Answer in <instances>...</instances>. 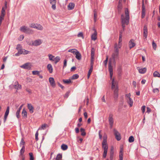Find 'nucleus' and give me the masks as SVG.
<instances>
[{
  "label": "nucleus",
  "instance_id": "obj_1",
  "mask_svg": "<svg viewBox=\"0 0 160 160\" xmlns=\"http://www.w3.org/2000/svg\"><path fill=\"white\" fill-rule=\"evenodd\" d=\"M125 17L123 14H122L121 15V22L123 24L128 25L129 23V11L128 8L125 9Z\"/></svg>",
  "mask_w": 160,
  "mask_h": 160
},
{
  "label": "nucleus",
  "instance_id": "obj_2",
  "mask_svg": "<svg viewBox=\"0 0 160 160\" xmlns=\"http://www.w3.org/2000/svg\"><path fill=\"white\" fill-rule=\"evenodd\" d=\"M111 88L112 89H114L113 92L114 98L115 100H117L118 97V84L117 82L114 81V79H112V81Z\"/></svg>",
  "mask_w": 160,
  "mask_h": 160
},
{
  "label": "nucleus",
  "instance_id": "obj_3",
  "mask_svg": "<svg viewBox=\"0 0 160 160\" xmlns=\"http://www.w3.org/2000/svg\"><path fill=\"white\" fill-rule=\"evenodd\" d=\"M115 50L112 54V57L114 62L115 63L116 59H118L119 58V50L118 47V44L116 43L114 45Z\"/></svg>",
  "mask_w": 160,
  "mask_h": 160
},
{
  "label": "nucleus",
  "instance_id": "obj_4",
  "mask_svg": "<svg viewBox=\"0 0 160 160\" xmlns=\"http://www.w3.org/2000/svg\"><path fill=\"white\" fill-rule=\"evenodd\" d=\"M20 30L24 33L27 34H32L33 33L32 30L25 26L21 27L20 28Z\"/></svg>",
  "mask_w": 160,
  "mask_h": 160
},
{
  "label": "nucleus",
  "instance_id": "obj_5",
  "mask_svg": "<svg viewBox=\"0 0 160 160\" xmlns=\"http://www.w3.org/2000/svg\"><path fill=\"white\" fill-rule=\"evenodd\" d=\"M102 148L103 149L104 151L103 155V157L104 158H105L107 155V152L108 149V145L107 142H102Z\"/></svg>",
  "mask_w": 160,
  "mask_h": 160
},
{
  "label": "nucleus",
  "instance_id": "obj_6",
  "mask_svg": "<svg viewBox=\"0 0 160 160\" xmlns=\"http://www.w3.org/2000/svg\"><path fill=\"white\" fill-rule=\"evenodd\" d=\"M69 52H71L75 54L76 56V58L78 60H80V53L76 49H69L68 51Z\"/></svg>",
  "mask_w": 160,
  "mask_h": 160
},
{
  "label": "nucleus",
  "instance_id": "obj_7",
  "mask_svg": "<svg viewBox=\"0 0 160 160\" xmlns=\"http://www.w3.org/2000/svg\"><path fill=\"white\" fill-rule=\"evenodd\" d=\"M32 66L30 63L27 62L20 66V67L25 69L30 70Z\"/></svg>",
  "mask_w": 160,
  "mask_h": 160
},
{
  "label": "nucleus",
  "instance_id": "obj_8",
  "mask_svg": "<svg viewBox=\"0 0 160 160\" xmlns=\"http://www.w3.org/2000/svg\"><path fill=\"white\" fill-rule=\"evenodd\" d=\"M108 70L110 73V78L111 79H112L113 75V68L112 65V63L111 61H109L108 63Z\"/></svg>",
  "mask_w": 160,
  "mask_h": 160
},
{
  "label": "nucleus",
  "instance_id": "obj_9",
  "mask_svg": "<svg viewBox=\"0 0 160 160\" xmlns=\"http://www.w3.org/2000/svg\"><path fill=\"white\" fill-rule=\"evenodd\" d=\"M108 121L110 128H112L113 126V115L112 114H109Z\"/></svg>",
  "mask_w": 160,
  "mask_h": 160
},
{
  "label": "nucleus",
  "instance_id": "obj_10",
  "mask_svg": "<svg viewBox=\"0 0 160 160\" xmlns=\"http://www.w3.org/2000/svg\"><path fill=\"white\" fill-rule=\"evenodd\" d=\"M113 131L114 132V134L115 136V138L118 141L120 140L121 138L120 134L115 129H114Z\"/></svg>",
  "mask_w": 160,
  "mask_h": 160
},
{
  "label": "nucleus",
  "instance_id": "obj_11",
  "mask_svg": "<svg viewBox=\"0 0 160 160\" xmlns=\"http://www.w3.org/2000/svg\"><path fill=\"white\" fill-rule=\"evenodd\" d=\"M145 15V9L144 5V0H142V18H144Z\"/></svg>",
  "mask_w": 160,
  "mask_h": 160
},
{
  "label": "nucleus",
  "instance_id": "obj_12",
  "mask_svg": "<svg viewBox=\"0 0 160 160\" xmlns=\"http://www.w3.org/2000/svg\"><path fill=\"white\" fill-rule=\"evenodd\" d=\"M95 49L93 48H92L91 49V62H94V60Z\"/></svg>",
  "mask_w": 160,
  "mask_h": 160
},
{
  "label": "nucleus",
  "instance_id": "obj_13",
  "mask_svg": "<svg viewBox=\"0 0 160 160\" xmlns=\"http://www.w3.org/2000/svg\"><path fill=\"white\" fill-rule=\"evenodd\" d=\"M9 107L8 106L7 107L6 110L5 112V113L4 115V122H5L6 120L8 115L9 114Z\"/></svg>",
  "mask_w": 160,
  "mask_h": 160
},
{
  "label": "nucleus",
  "instance_id": "obj_14",
  "mask_svg": "<svg viewBox=\"0 0 160 160\" xmlns=\"http://www.w3.org/2000/svg\"><path fill=\"white\" fill-rule=\"evenodd\" d=\"M42 43L41 40L40 39H38L33 42L32 45L34 46H38L40 45Z\"/></svg>",
  "mask_w": 160,
  "mask_h": 160
},
{
  "label": "nucleus",
  "instance_id": "obj_15",
  "mask_svg": "<svg viewBox=\"0 0 160 160\" xmlns=\"http://www.w3.org/2000/svg\"><path fill=\"white\" fill-rule=\"evenodd\" d=\"M148 33L147 26L146 25H144L143 27V37L145 38L147 37Z\"/></svg>",
  "mask_w": 160,
  "mask_h": 160
},
{
  "label": "nucleus",
  "instance_id": "obj_16",
  "mask_svg": "<svg viewBox=\"0 0 160 160\" xmlns=\"http://www.w3.org/2000/svg\"><path fill=\"white\" fill-rule=\"evenodd\" d=\"M49 81L51 86L53 87H55L56 84L54 78L52 77L49 78Z\"/></svg>",
  "mask_w": 160,
  "mask_h": 160
},
{
  "label": "nucleus",
  "instance_id": "obj_17",
  "mask_svg": "<svg viewBox=\"0 0 160 160\" xmlns=\"http://www.w3.org/2000/svg\"><path fill=\"white\" fill-rule=\"evenodd\" d=\"M28 109L30 113H32L34 112V108L31 103H28L27 104Z\"/></svg>",
  "mask_w": 160,
  "mask_h": 160
},
{
  "label": "nucleus",
  "instance_id": "obj_18",
  "mask_svg": "<svg viewBox=\"0 0 160 160\" xmlns=\"http://www.w3.org/2000/svg\"><path fill=\"white\" fill-rule=\"evenodd\" d=\"M139 72L140 73L143 74L144 73L147 71V69L146 68H140V67H138L137 68Z\"/></svg>",
  "mask_w": 160,
  "mask_h": 160
},
{
  "label": "nucleus",
  "instance_id": "obj_19",
  "mask_svg": "<svg viewBox=\"0 0 160 160\" xmlns=\"http://www.w3.org/2000/svg\"><path fill=\"white\" fill-rule=\"evenodd\" d=\"M136 45V44L134 42V40L133 39H131L129 42V46L130 49L134 47Z\"/></svg>",
  "mask_w": 160,
  "mask_h": 160
},
{
  "label": "nucleus",
  "instance_id": "obj_20",
  "mask_svg": "<svg viewBox=\"0 0 160 160\" xmlns=\"http://www.w3.org/2000/svg\"><path fill=\"white\" fill-rule=\"evenodd\" d=\"M114 158V148L113 147H112L110 149V160H113Z\"/></svg>",
  "mask_w": 160,
  "mask_h": 160
},
{
  "label": "nucleus",
  "instance_id": "obj_21",
  "mask_svg": "<svg viewBox=\"0 0 160 160\" xmlns=\"http://www.w3.org/2000/svg\"><path fill=\"white\" fill-rule=\"evenodd\" d=\"M15 84L14 85V87L16 89L18 90L19 89H20L22 88L21 85L19 84L18 82L17 81H16L15 82Z\"/></svg>",
  "mask_w": 160,
  "mask_h": 160
},
{
  "label": "nucleus",
  "instance_id": "obj_22",
  "mask_svg": "<svg viewBox=\"0 0 160 160\" xmlns=\"http://www.w3.org/2000/svg\"><path fill=\"white\" fill-rule=\"evenodd\" d=\"M23 118H27V113L25 108H23L22 113Z\"/></svg>",
  "mask_w": 160,
  "mask_h": 160
},
{
  "label": "nucleus",
  "instance_id": "obj_23",
  "mask_svg": "<svg viewBox=\"0 0 160 160\" xmlns=\"http://www.w3.org/2000/svg\"><path fill=\"white\" fill-rule=\"evenodd\" d=\"M47 68L50 73H51L53 72V68L51 64H48L47 65Z\"/></svg>",
  "mask_w": 160,
  "mask_h": 160
},
{
  "label": "nucleus",
  "instance_id": "obj_24",
  "mask_svg": "<svg viewBox=\"0 0 160 160\" xmlns=\"http://www.w3.org/2000/svg\"><path fill=\"white\" fill-rule=\"evenodd\" d=\"M75 4L73 3H70L68 6V9L69 10H71L73 9Z\"/></svg>",
  "mask_w": 160,
  "mask_h": 160
},
{
  "label": "nucleus",
  "instance_id": "obj_25",
  "mask_svg": "<svg viewBox=\"0 0 160 160\" xmlns=\"http://www.w3.org/2000/svg\"><path fill=\"white\" fill-rule=\"evenodd\" d=\"M126 100L127 103L129 105L130 107H132L133 105V101L131 98Z\"/></svg>",
  "mask_w": 160,
  "mask_h": 160
},
{
  "label": "nucleus",
  "instance_id": "obj_26",
  "mask_svg": "<svg viewBox=\"0 0 160 160\" xmlns=\"http://www.w3.org/2000/svg\"><path fill=\"white\" fill-rule=\"evenodd\" d=\"M97 32L96 31H95L94 33L91 36L92 39L95 41L97 38Z\"/></svg>",
  "mask_w": 160,
  "mask_h": 160
},
{
  "label": "nucleus",
  "instance_id": "obj_27",
  "mask_svg": "<svg viewBox=\"0 0 160 160\" xmlns=\"http://www.w3.org/2000/svg\"><path fill=\"white\" fill-rule=\"evenodd\" d=\"M48 56L49 60L52 62L54 61V58H55V56H53L52 54H49L48 55Z\"/></svg>",
  "mask_w": 160,
  "mask_h": 160
},
{
  "label": "nucleus",
  "instance_id": "obj_28",
  "mask_svg": "<svg viewBox=\"0 0 160 160\" xmlns=\"http://www.w3.org/2000/svg\"><path fill=\"white\" fill-rule=\"evenodd\" d=\"M35 28L38 30H42L43 29V28L40 24L37 23V25Z\"/></svg>",
  "mask_w": 160,
  "mask_h": 160
},
{
  "label": "nucleus",
  "instance_id": "obj_29",
  "mask_svg": "<svg viewBox=\"0 0 160 160\" xmlns=\"http://www.w3.org/2000/svg\"><path fill=\"white\" fill-rule=\"evenodd\" d=\"M123 149L121 148L119 154V160H123Z\"/></svg>",
  "mask_w": 160,
  "mask_h": 160
},
{
  "label": "nucleus",
  "instance_id": "obj_30",
  "mask_svg": "<svg viewBox=\"0 0 160 160\" xmlns=\"http://www.w3.org/2000/svg\"><path fill=\"white\" fill-rule=\"evenodd\" d=\"M61 148L63 150H66L68 149V146L67 145L63 144L61 145Z\"/></svg>",
  "mask_w": 160,
  "mask_h": 160
},
{
  "label": "nucleus",
  "instance_id": "obj_31",
  "mask_svg": "<svg viewBox=\"0 0 160 160\" xmlns=\"http://www.w3.org/2000/svg\"><path fill=\"white\" fill-rule=\"evenodd\" d=\"M81 135L82 136H85L86 135V133L85 131V129L82 128H81Z\"/></svg>",
  "mask_w": 160,
  "mask_h": 160
},
{
  "label": "nucleus",
  "instance_id": "obj_32",
  "mask_svg": "<svg viewBox=\"0 0 160 160\" xmlns=\"http://www.w3.org/2000/svg\"><path fill=\"white\" fill-rule=\"evenodd\" d=\"M122 9V4H118V9L119 13H120L121 12Z\"/></svg>",
  "mask_w": 160,
  "mask_h": 160
},
{
  "label": "nucleus",
  "instance_id": "obj_33",
  "mask_svg": "<svg viewBox=\"0 0 160 160\" xmlns=\"http://www.w3.org/2000/svg\"><path fill=\"white\" fill-rule=\"evenodd\" d=\"M62 158V154L61 153L58 154L56 157V160H60Z\"/></svg>",
  "mask_w": 160,
  "mask_h": 160
},
{
  "label": "nucleus",
  "instance_id": "obj_34",
  "mask_svg": "<svg viewBox=\"0 0 160 160\" xmlns=\"http://www.w3.org/2000/svg\"><path fill=\"white\" fill-rule=\"evenodd\" d=\"M60 60V57L59 56H57L54 58V62L55 64L57 63Z\"/></svg>",
  "mask_w": 160,
  "mask_h": 160
},
{
  "label": "nucleus",
  "instance_id": "obj_35",
  "mask_svg": "<svg viewBox=\"0 0 160 160\" xmlns=\"http://www.w3.org/2000/svg\"><path fill=\"white\" fill-rule=\"evenodd\" d=\"M97 13L96 10L94 11V20L95 22H96L97 20Z\"/></svg>",
  "mask_w": 160,
  "mask_h": 160
},
{
  "label": "nucleus",
  "instance_id": "obj_36",
  "mask_svg": "<svg viewBox=\"0 0 160 160\" xmlns=\"http://www.w3.org/2000/svg\"><path fill=\"white\" fill-rule=\"evenodd\" d=\"M93 62H91L90 63L91 67L90 69H89L88 72H92L93 70Z\"/></svg>",
  "mask_w": 160,
  "mask_h": 160
},
{
  "label": "nucleus",
  "instance_id": "obj_37",
  "mask_svg": "<svg viewBox=\"0 0 160 160\" xmlns=\"http://www.w3.org/2000/svg\"><path fill=\"white\" fill-rule=\"evenodd\" d=\"M153 75L154 77H160V74L158 73V72L157 71H155V72H154Z\"/></svg>",
  "mask_w": 160,
  "mask_h": 160
},
{
  "label": "nucleus",
  "instance_id": "obj_38",
  "mask_svg": "<svg viewBox=\"0 0 160 160\" xmlns=\"http://www.w3.org/2000/svg\"><path fill=\"white\" fill-rule=\"evenodd\" d=\"M63 81L64 83L68 84L71 82V81L70 79H63Z\"/></svg>",
  "mask_w": 160,
  "mask_h": 160
},
{
  "label": "nucleus",
  "instance_id": "obj_39",
  "mask_svg": "<svg viewBox=\"0 0 160 160\" xmlns=\"http://www.w3.org/2000/svg\"><path fill=\"white\" fill-rule=\"evenodd\" d=\"M107 136L106 134H104L103 136V141L102 142H107Z\"/></svg>",
  "mask_w": 160,
  "mask_h": 160
},
{
  "label": "nucleus",
  "instance_id": "obj_40",
  "mask_svg": "<svg viewBox=\"0 0 160 160\" xmlns=\"http://www.w3.org/2000/svg\"><path fill=\"white\" fill-rule=\"evenodd\" d=\"M134 138L133 136H131L128 139V141L129 142H134Z\"/></svg>",
  "mask_w": 160,
  "mask_h": 160
},
{
  "label": "nucleus",
  "instance_id": "obj_41",
  "mask_svg": "<svg viewBox=\"0 0 160 160\" xmlns=\"http://www.w3.org/2000/svg\"><path fill=\"white\" fill-rule=\"evenodd\" d=\"M70 93V91H69L66 92L64 96V97L65 98H68Z\"/></svg>",
  "mask_w": 160,
  "mask_h": 160
},
{
  "label": "nucleus",
  "instance_id": "obj_42",
  "mask_svg": "<svg viewBox=\"0 0 160 160\" xmlns=\"http://www.w3.org/2000/svg\"><path fill=\"white\" fill-rule=\"evenodd\" d=\"M152 46L153 49L154 50H156L157 48V44L153 40L152 42Z\"/></svg>",
  "mask_w": 160,
  "mask_h": 160
},
{
  "label": "nucleus",
  "instance_id": "obj_43",
  "mask_svg": "<svg viewBox=\"0 0 160 160\" xmlns=\"http://www.w3.org/2000/svg\"><path fill=\"white\" fill-rule=\"evenodd\" d=\"M79 77V75L78 74H75L73 75L72 78V79H77Z\"/></svg>",
  "mask_w": 160,
  "mask_h": 160
},
{
  "label": "nucleus",
  "instance_id": "obj_44",
  "mask_svg": "<svg viewBox=\"0 0 160 160\" xmlns=\"http://www.w3.org/2000/svg\"><path fill=\"white\" fill-rule=\"evenodd\" d=\"M25 147L24 146H23L22 149H21L20 151V153L21 155H22L24 152L25 151Z\"/></svg>",
  "mask_w": 160,
  "mask_h": 160
},
{
  "label": "nucleus",
  "instance_id": "obj_45",
  "mask_svg": "<svg viewBox=\"0 0 160 160\" xmlns=\"http://www.w3.org/2000/svg\"><path fill=\"white\" fill-rule=\"evenodd\" d=\"M6 12L4 7H2V9L1 15H2L5 16Z\"/></svg>",
  "mask_w": 160,
  "mask_h": 160
},
{
  "label": "nucleus",
  "instance_id": "obj_46",
  "mask_svg": "<svg viewBox=\"0 0 160 160\" xmlns=\"http://www.w3.org/2000/svg\"><path fill=\"white\" fill-rule=\"evenodd\" d=\"M29 155L30 157L29 160H34V158L33 156V153L32 152H30L29 153Z\"/></svg>",
  "mask_w": 160,
  "mask_h": 160
},
{
  "label": "nucleus",
  "instance_id": "obj_47",
  "mask_svg": "<svg viewBox=\"0 0 160 160\" xmlns=\"http://www.w3.org/2000/svg\"><path fill=\"white\" fill-rule=\"evenodd\" d=\"M32 74L34 75H39V72L38 71H33L32 72Z\"/></svg>",
  "mask_w": 160,
  "mask_h": 160
},
{
  "label": "nucleus",
  "instance_id": "obj_48",
  "mask_svg": "<svg viewBox=\"0 0 160 160\" xmlns=\"http://www.w3.org/2000/svg\"><path fill=\"white\" fill-rule=\"evenodd\" d=\"M47 125L46 124H44L43 125H42L41 126V128H40L39 129H42L44 130L45 129V128L47 126Z\"/></svg>",
  "mask_w": 160,
  "mask_h": 160
},
{
  "label": "nucleus",
  "instance_id": "obj_49",
  "mask_svg": "<svg viewBox=\"0 0 160 160\" xmlns=\"http://www.w3.org/2000/svg\"><path fill=\"white\" fill-rule=\"evenodd\" d=\"M20 111L17 110L16 112V116L18 118H20Z\"/></svg>",
  "mask_w": 160,
  "mask_h": 160
},
{
  "label": "nucleus",
  "instance_id": "obj_50",
  "mask_svg": "<svg viewBox=\"0 0 160 160\" xmlns=\"http://www.w3.org/2000/svg\"><path fill=\"white\" fill-rule=\"evenodd\" d=\"M118 71L119 73L120 74L121 73L122 71V68L121 66H119L118 69Z\"/></svg>",
  "mask_w": 160,
  "mask_h": 160
},
{
  "label": "nucleus",
  "instance_id": "obj_51",
  "mask_svg": "<svg viewBox=\"0 0 160 160\" xmlns=\"http://www.w3.org/2000/svg\"><path fill=\"white\" fill-rule=\"evenodd\" d=\"M25 142L24 141L23 139V138H22L21 140V141L20 143V145L21 146V145H22L23 146H24L25 144Z\"/></svg>",
  "mask_w": 160,
  "mask_h": 160
},
{
  "label": "nucleus",
  "instance_id": "obj_52",
  "mask_svg": "<svg viewBox=\"0 0 160 160\" xmlns=\"http://www.w3.org/2000/svg\"><path fill=\"white\" fill-rule=\"evenodd\" d=\"M56 0H50V2L51 4H56Z\"/></svg>",
  "mask_w": 160,
  "mask_h": 160
},
{
  "label": "nucleus",
  "instance_id": "obj_53",
  "mask_svg": "<svg viewBox=\"0 0 160 160\" xmlns=\"http://www.w3.org/2000/svg\"><path fill=\"white\" fill-rule=\"evenodd\" d=\"M36 25L37 23H32L30 25V27L32 28H35Z\"/></svg>",
  "mask_w": 160,
  "mask_h": 160
},
{
  "label": "nucleus",
  "instance_id": "obj_54",
  "mask_svg": "<svg viewBox=\"0 0 160 160\" xmlns=\"http://www.w3.org/2000/svg\"><path fill=\"white\" fill-rule=\"evenodd\" d=\"M22 48V47L20 44H18L17 45V47L16 48V49L18 50H19V49H21Z\"/></svg>",
  "mask_w": 160,
  "mask_h": 160
},
{
  "label": "nucleus",
  "instance_id": "obj_55",
  "mask_svg": "<svg viewBox=\"0 0 160 160\" xmlns=\"http://www.w3.org/2000/svg\"><path fill=\"white\" fill-rule=\"evenodd\" d=\"M38 131H37V132H36L35 135V139L36 141H38Z\"/></svg>",
  "mask_w": 160,
  "mask_h": 160
},
{
  "label": "nucleus",
  "instance_id": "obj_56",
  "mask_svg": "<svg viewBox=\"0 0 160 160\" xmlns=\"http://www.w3.org/2000/svg\"><path fill=\"white\" fill-rule=\"evenodd\" d=\"M101 130H99V132H98L99 138L101 140L102 139V136L101 134Z\"/></svg>",
  "mask_w": 160,
  "mask_h": 160
},
{
  "label": "nucleus",
  "instance_id": "obj_57",
  "mask_svg": "<svg viewBox=\"0 0 160 160\" xmlns=\"http://www.w3.org/2000/svg\"><path fill=\"white\" fill-rule=\"evenodd\" d=\"M108 61V56H107L106 60L104 61V65L106 67V66H107Z\"/></svg>",
  "mask_w": 160,
  "mask_h": 160
},
{
  "label": "nucleus",
  "instance_id": "obj_58",
  "mask_svg": "<svg viewBox=\"0 0 160 160\" xmlns=\"http://www.w3.org/2000/svg\"><path fill=\"white\" fill-rule=\"evenodd\" d=\"M24 50L23 49L21 48V49H19V50H18V52L20 53V54H23V51Z\"/></svg>",
  "mask_w": 160,
  "mask_h": 160
},
{
  "label": "nucleus",
  "instance_id": "obj_59",
  "mask_svg": "<svg viewBox=\"0 0 160 160\" xmlns=\"http://www.w3.org/2000/svg\"><path fill=\"white\" fill-rule=\"evenodd\" d=\"M145 106H143L142 107L141 110H142V112L143 113L145 111Z\"/></svg>",
  "mask_w": 160,
  "mask_h": 160
},
{
  "label": "nucleus",
  "instance_id": "obj_60",
  "mask_svg": "<svg viewBox=\"0 0 160 160\" xmlns=\"http://www.w3.org/2000/svg\"><path fill=\"white\" fill-rule=\"evenodd\" d=\"M23 50H24L23 51V54H27L29 52H30L29 51L26 50L24 49H23Z\"/></svg>",
  "mask_w": 160,
  "mask_h": 160
},
{
  "label": "nucleus",
  "instance_id": "obj_61",
  "mask_svg": "<svg viewBox=\"0 0 160 160\" xmlns=\"http://www.w3.org/2000/svg\"><path fill=\"white\" fill-rule=\"evenodd\" d=\"M80 141V137L79 136L77 137V144L79 145Z\"/></svg>",
  "mask_w": 160,
  "mask_h": 160
},
{
  "label": "nucleus",
  "instance_id": "obj_62",
  "mask_svg": "<svg viewBox=\"0 0 160 160\" xmlns=\"http://www.w3.org/2000/svg\"><path fill=\"white\" fill-rule=\"evenodd\" d=\"M24 37L23 35H21L18 38V40L19 41H21L23 40V39L24 38Z\"/></svg>",
  "mask_w": 160,
  "mask_h": 160
},
{
  "label": "nucleus",
  "instance_id": "obj_63",
  "mask_svg": "<svg viewBox=\"0 0 160 160\" xmlns=\"http://www.w3.org/2000/svg\"><path fill=\"white\" fill-rule=\"evenodd\" d=\"M131 96V94L130 93H128V94H127L125 95V97H126V99H128L129 98H130Z\"/></svg>",
  "mask_w": 160,
  "mask_h": 160
},
{
  "label": "nucleus",
  "instance_id": "obj_64",
  "mask_svg": "<svg viewBox=\"0 0 160 160\" xmlns=\"http://www.w3.org/2000/svg\"><path fill=\"white\" fill-rule=\"evenodd\" d=\"M153 91L154 93H158L159 92V90L158 89L156 88L153 89Z\"/></svg>",
  "mask_w": 160,
  "mask_h": 160
}]
</instances>
